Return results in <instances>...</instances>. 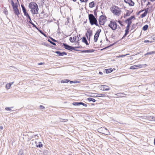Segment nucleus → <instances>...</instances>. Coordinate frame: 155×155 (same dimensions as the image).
<instances>
[{
	"instance_id": "obj_1",
	"label": "nucleus",
	"mask_w": 155,
	"mask_h": 155,
	"mask_svg": "<svg viewBox=\"0 0 155 155\" xmlns=\"http://www.w3.org/2000/svg\"><path fill=\"white\" fill-rule=\"evenodd\" d=\"M29 8L31 9V12L33 14H37L38 13V8L37 4L34 2H31L29 4Z\"/></svg>"
},
{
	"instance_id": "obj_2",
	"label": "nucleus",
	"mask_w": 155,
	"mask_h": 155,
	"mask_svg": "<svg viewBox=\"0 0 155 155\" xmlns=\"http://www.w3.org/2000/svg\"><path fill=\"white\" fill-rule=\"evenodd\" d=\"M89 19L91 25L94 24L97 26H98L97 20L93 14H90L89 15Z\"/></svg>"
},
{
	"instance_id": "obj_3",
	"label": "nucleus",
	"mask_w": 155,
	"mask_h": 155,
	"mask_svg": "<svg viewBox=\"0 0 155 155\" xmlns=\"http://www.w3.org/2000/svg\"><path fill=\"white\" fill-rule=\"evenodd\" d=\"M111 11L114 14L117 16L119 15L121 13L120 8L116 6H114L112 8Z\"/></svg>"
},
{
	"instance_id": "obj_4",
	"label": "nucleus",
	"mask_w": 155,
	"mask_h": 155,
	"mask_svg": "<svg viewBox=\"0 0 155 155\" xmlns=\"http://www.w3.org/2000/svg\"><path fill=\"white\" fill-rule=\"evenodd\" d=\"M97 130L98 132L105 135H109L110 134L109 131L106 128L104 127L100 128Z\"/></svg>"
},
{
	"instance_id": "obj_5",
	"label": "nucleus",
	"mask_w": 155,
	"mask_h": 155,
	"mask_svg": "<svg viewBox=\"0 0 155 155\" xmlns=\"http://www.w3.org/2000/svg\"><path fill=\"white\" fill-rule=\"evenodd\" d=\"M108 26L112 30H115L117 28V24L115 21H111Z\"/></svg>"
},
{
	"instance_id": "obj_6",
	"label": "nucleus",
	"mask_w": 155,
	"mask_h": 155,
	"mask_svg": "<svg viewBox=\"0 0 155 155\" xmlns=\"http://www.w3.org/2000/svg\"><path fill=\"white\" fill-rule=\"evenodd\" d=\"M106 21V17L105 16L101 15L99 19V23L101 25H103L104 24Z\"/></svg>"
},
{
	"instance_id": "obj_7",
	"label": "nucleus",
	"mask_w": 155,
	"mask_h": 155,
	"mask_svg": "<svg viewBox=\"0 0 155 155\" xmlns=\"http://www.w3.org/2000/svg\"><path fill=\"white\" fill-rule=\"evenodd\" d=\"M63 45L64 46V48L66 49L72 51V50H74L75 51H77V50L75 49V48H78L79 47H74L71 46H70L68 45H67L64 43H63Z\"/></svg>"
},
{
	"instance_id": "obj_8",
	"label": "nucleus",
	"mask_w": 155,
	"mask_h": 155,
	"mask_svg": "<svg viewBox=\"0 0 155 155\" xmlns=\"http://www.w3.org/2000/svg\"><path fill=\"white\" fill-rule=\"evenodd\" d=\"M101 31V30H98L96 32L94 36V42H96L99 36L100 33Z\"/></svg>"
},
{
	"instance_id": "obj_9",
	"label": "nucleus",
	"mask_w": 155,
	"mask_h": 155,
	"mask_svg": "<svg viewBox=\"0 0 155 155\" xmlns=\"http://www.w3.org/2000/svg\"><path fill=\"white\" fill-rule=\"evenodd\" d=\"M92 35V31L91 30L87 31L86 34V35L87 37V39L90 40V37Z\"/></svg>"
},
{
	"instance_id": "obj_10",
	"label": "nucleus",
	"mask_w": 155,
	"mask_h": 155,
	"mask_svg": "<svg viewBox=\"0 0 155 155\" xmlns=\"http://www.w3.org/2000/svg\"><path fill=\"white\" fill-rule=\"evenodd\" d=\"M100 89L102 91H107L110 89V88L107 86L102 85L100 87Z\"/></svg>"
},
{
	"instance_id": "obj_11",
	"label": "nucleus",
	"mask_w": 155,
	"mask_h": 155,
	"mask_svg": "<svg viewBox=\"0 0 155 155\" xmlns=\"http://www.w3.org/2000/svg\"><path fill=\"white\" fill-rule=\"evenodd\" d=\"M134 18V16H131L130 18L127 19L126 20L125 22L127 24V25H130L132 23V19Z\"/></svg>"
},
{
	"instance_id": "obj_12",
	"label": "nucleus",
	"mask_w": 155,
	"mask_h": 155,
	"mask_svg": "<svg viewBox=\"0 0 155 155\" xmlns=\"http://www.w3.org/2000/svg\"><path fill=\"white\" fill-rule=\"evenodd\" d=\"M13 8L15 14L17 16H18V15L20 14V13L19 10L17 8V5H15V7H13Z\"/></svg>"
},
{
	"instance_id": "obj_13",
	"label": "nucleus",
	"mask_w": 155,
	"mask_h": 155,
	"mask_svg": "<svg viewBox=\"0 0 155 155\" xmlns=\"http://www.w3.org/2000/svg\"><path fill=\"white\" fill-rule=\"evenodd\" d=\"M124 2L129 5L131 6H133L134 5V2L132 0H124Z\"/></svg>"
},
{
	"instance_id": "obj_14",
	"label": "nucleus",
	"mask_w": 155,
	"mask_h": 155,
	"mask_svg": "<svg viewBox=\"0 0 155 155\" xmlns=\"http://www.w3.org/2000/svg\"><path fill=\"white\" fill-rule=\"evenodd\" d=\"M142 67V65L141 64H138L137 65H134L131 66L130 68V69H136L138 68H141Z\"/></svg>"
},
{
	"instance_id": "obj_15",
	"label": "nucleus",
	"mask_w": 155,
	"mask_h": 155,
	"mask_svg": "<svg viewBox=\"0 0 155 155\" xmlns=\"http://www.w3.org/2000/svg\"><path fill=\"white\" fill-rule=\"evenodd\" d=\"M21 6L22 8L23 12L24 13V15L25 16H28V17L29 15H28V13L26 12L25 8V7L24 5H21Z\"/></svg>"
},
{
	"instance_id": "obj_16",
	"label": "nucleus",
	"mask_w": 155,
	"mask_h": 155,
	"mask_svg": "<svg viewBox=\"0 0 155 155\" xmlns=\"http://www.w3.org/2000/svg\"><path fill=\"white\" fill-rule=\"evenodd\" d=\"M55 53L58 54V55L59 56H63L64 55H67V53L65 52H61L59 51H56Z\"/></svg>"
},
{
	"instance_id": "obj_17",
	"label": "nucleus",
	"mask_w": 155,
	"mask_h": 155,
	"mask_svg": "<svg viewBox=\"0 0 155 155\" xmlns=\"http://www.w3.org/2000/svg\"><path fill=\"white\" fill-rule=\"evenodd\" d=\"M69 40L71 42H74L75 41L77 40H78V39H77V37L75 36L73 38L72 37H70Z\"/></svg>"
},
{
	"instance_id": "obj_18",
	"label": "nucleus",
	"mask_w": 155,
	"mask_h": 155,
	"mask_svg": "<svg viewBox=\"0 0 155 155\" xmlns=\"http://www.w3.org/2000/svg\"><path fill=\"white\" fill-rule=\"evenodd\" d=\"M14 83V82H12L11 83H9L7 84L5 86V88L7 89H9L11 85Z\"/></svg>"
},
{
	"instance_id": "obj_19",
	"label": "nucleus",
	"mask_w": 155,
	"mask_h": 155,
	"mask_svg": "<svg viewBox=\"0 0 155 155\" xmlns=\"http://www.w3.org/2000/svg\"><path fill=\"white\" fill-rule=\"evenodd\" d=\"M94 51V50H83L81 51V53H91L93 52Z\"/></svg>"
},
{
	"instance_id": "obj_20",
	"label": "nucleus",
	"mask_w": 155,
	"mask_h": 155,
	"mask_svg": "<svg viewBox=\"0 0 155 155\" xmlns=\"http://www.w3.org/2000/svg\"><path fill=\"white\" fill-rule=\"evenodd\" d=\"M82 41L83 42L85 43L86 45H88V44H89L88 43L86 39V38L84 37L82 38Z\"/></svg>"
},
{
	"instance_id": "obj_21",
	"label": "nucleus",
	"mask_w": 155,
	"mask_h": 155,
	"mask_svg": "<svg viewBox=\"0 0 155 155\" xmlns=\"http://www.w3.org/2000/svg\"><path fill=\"white\" fill-rule=\"evenodd\" d=\"M107 74L113 71L112 68H109L105 70Z\"/></svg>"
},
{
	"instance_id": "obj_22",
	"label": "nucleus",
	"mask_w": 155,
	"mask_h": 155,
	"mask_svg": "<svg viewBox=\"0 0 155 155\" xmlns=\"http://www.w3.org/2000/svg\"><path fill=\"white\" fill-rule=\"evenodd\" d=\"M131 13L128 10H127L126 12V14L124 15V17L128 16H129L130 14Z\"/></svg>"
},
{
	"instance_id": "obj_23",
	"label": "nucleus",
	"mask_w": 155,
	"mask_h": 155,
	"mask_svg": "<svg viewBox=\"0 0 155 155\" xmlns=\"http://www.w3.org/2000/svg\"><path fill=\"white\" fill-rule=\"evenodd\" d=\"M129 29H126V30H125V34L123 36L122 38L125 37L127 36V35L128 34L129 32Z\"/></svg>"
},
{
	"instance_id": "obj_24",
	"label": "nucleus",
	"mask_w": 155,
	"mask_h": 155,
	"mask_svg": "<svg viewBox=\"0 0 155 155\" xmlns=\"http://www.w3.org/2000/svg\"><path fill=\"white\" fill-rule=\"evenodd\" d=\"M89 6L90 8H92L94 6V2H92L89 4Z\"/></svg>"
},
{
	"instance_id": "obj_25",
	"label": "nucleus",
	"mask_w": 155,
	"mask_h": 155,
	"mask_svg": "<svg viewBox=\"0 0 155 155\" xmlns=\"http://www.w3.org/2000/svg\"><path fill=\"white\" fill-rule=\"evenodd\" d=\"M147 11H145V12L141 15V17L142 18H143L145 17L147 15Z\"/></svg>"
},
{
	"instance_id": "obj_26",
	"label": "nucleus",
	"mask_w": 155,
	"mask_h": 155,
	"mask_svg": "<svg viewBox=\"0 0 155 155\" xmlns=\"http://www.w3.org/2000/svg\"><path fill=\"white\" fill-rule=\"evenodd\" d=\"M115 95H116L118 96H119V97H124L123 96V95H126V94H122V93H117V94H116Z\"/></svg>"
},
{
	"instance_id": "obj_27",
	"label": "nucleus",
	"mask_w": 155,
	"mask_h": 155,
	"mask_svg": "<svg viewBox=\"0 0 155 155\" xmlns=\"http://www.w3.org/2000/svg\"><path fill=\"white\" fill-rule=\"evenodd\" d=\"M87 100L89 101H92L93 102H95L96 101L94 99L91 97H89L87 98Z\"/></svg>"
},
{
	"instance_id": "obj_28",
	"label": "nucleus",
	"mask_w": 155,
	"mask_h": 155,
	"mask_svg": "<svg viewBox=\"0 0 155 155\" xmlns=\"http://www.w3.org/2000/svg\"><path fill=\"white\" fill-rule=\"evenodd\" d=\"M148 27V26L147 25H145L143 26L142 28L143 30L144 31L146 30Z\"/></svg>"
},
{
	"instance_id": "obj_29",
	"label": "nucleus",
	"mask_w": 155,
	"mask_h": 155,
	"mask_svg": "<svg viewBox=\"0 0 155 155\" xmlns=\"http://www.w3.org/2000/svg\"><path fill=\"white\" fill-rule=\"evenodd\" d=\"M72 104L73 105H74V106L80 105V102H73L72 103Z\"/></svg>"
},
{
	"instance_id": "obj_30",
	"label": "nucleus",
	"mask_w": 155,
	"mask_h": 155,
	"mask_svg": "<svg viewBox=\"0 0 155 155\" xmlns=\"http://www.w3.org/2000/svg\"><path fill=\"white\" fill-rule=\"evenodd\" d=\"M153 116H148V119L150 120L153 121Z\"/></svg>"
},
{
	"instance_id": "obj_31",
	"label": "nucleus",
	"mask_w": 155,
	"mask_h": 155,
	"mask_svg": "<svg viewBox=\"0 0 155 155\" xmlns=\"http://www.w3.org/2000/svg\"><path fill=\"white\" fill-rule=\"evenodd\" d=\"M129 54H127L125 55H121L117 56V58H119L125 57L126 56L129 55Z\"/></svg>"
},
{
	"instance_id": "obj_32",
	"label": "nucleus",
	"mask_w": 155,
	"mask_h": 155,
	"mask_svg": "<svg viewBox=\"0 0 155 155\" xmlns=\"http://www.w3.org/2000/svg\"><path fill=\"white\" fill-rule=\"evenodd\" d=\"M69 81V80L67 79L65 80H62L61 81V83H68Z\"/></svg>"
},
{
	"instance_id": "obj_33",
	"label": "nucleus",
	"mask_w": 155,
	"mask_h": 155,
	"mask_svg": "<svg viewBox=\"0 0 155 155\" xmlns=\"http://www.w3.org/2000/svg\"><path fill=\"white\" fill-rule=\"evenodd\" d=\"M29 23H30L31 24L33 25V27H35V28H36L37 29H38V28L36 27V26L33 23H32L31 22V21H30V22H29Z\"/></svg>"
},
{
	"instance_id": "obj_34",
	"label": "nucleus",
	"mask_w": 155,
	"mask_h": 155,
	"mask_svg": "<svg viewBox=\"0 0 155 155\" xmlns=\"http://www.w3.org/2000/svg\"><path fill=\"white\" fill-rule=\"evenodd\" d=\"M36 146L37 147H42L43 145L41 142H39V144Z\"/></svg>"
},
{
	"instance_id": "obj_35",
	"label": "nucleus",
	"mask_w": 155,
	"mask_h": 155,
	"mask_svg": "<svg viewBox=\"0 0 155 155\" xmlns=\"http://www.w3.org/2000/svg\"><path fill=\"white\" fill-rule=\"evenodd\" d=\"M11 4H12V6L13 8V7H15V5H15V4H14V3L13 1L12 0L11 1Z\"/></svg>"
},
{
	"instance_id": "obj_36",
	"label": "nucleus",
	"mask_w": 155,
	"mask_h": 155,
	"mask_svg": "<svg viewBox=\"0 0 155 155\" xmlns=\"http://www.w3.org/2000/svg\"><path fill=\"white\" fill-rule=\"evenodd\" d=\"M48 41L51 44H52L53 45H56V44L52 41H51V40L48 39Z\"/></svg>"
},
{
	"instance_id": "obj_37",
	"label": "nucleus",
	"mask_w": 155,
	"mask_h": 155,
	"mask_svg": "<svg viewBox=\"0 0 155 155\" xmlns=\"http://www.w3.org/2000/svg\"><path fill=\"white\" fill-rule=\"evenodd\" d=\"M13 107H6L5 108V109L6 110H11V108H13Z\"/></svg>"
},
{
	"instance_id": "obj_38",
	"label": "nucleus",
	"mask_w": 155,
	"mask_h": 155,
	"mask_svg": "<svg viewBox=\"0 0 155 155\" xmlns=\"http://www.w3.org/2000/svg\"><path fill=\"white\" fill-rule=\"evenodd\" d=\"M61 121L64 122H66V121H68V120L67 119H61Z\"/></svg>"
},
{
	"instance_id": "obj_39",
	"label": "nucleus",
	"mask_w": 155,
	"mask_h": 155,
	"mask_svg": "<svg viewBox=\"0 0 155 155\" xmlns=\"http://www.w3.org/2000/svg\"><path fill=\"white\" fill-rule=\"evenodd\" d=\"M80 105H82L86 107L87 106V104H84L82 102H80Z\"/></svg>"
},
{
	"instance_id": "obj_40",
	"label": "nucleus",
	"mask_w": 155,
	"mask_h": 155,
	"mask_svg": "<svg viewBox=\"0 0 155 155\" xmlns=\"http://www.w3.org/2000/svg\"><path fill=\"white\" fill-rule=\"evenodd\" d=\"M27 18H28L29 19V21H28V20H27V21L29 22H30V21H31V18H30V16L29 15V16L28 17V16H26Z\"/></svg>"
},
{
	"instance_id": "obj_41",
	"label": "nucleus",
	"mask_w": 155,
	"mask_h": 155,
	"mask_svg": "<svg viewBox=\"0 0 155 155\" xmlns=\"http://www.w3.org/2000/svg\"><path fill=\"white\" fill-rule=\"evenodd\" d=\"M102 95H103V94H98V95H97L95 96V97H101L103 96H102Z\"/></svg>"
},
{
	"instance_id": "obj_42",
	"label": "nucleus",
	"mask_w": 155,
	"mask_h": 155,
	"mask_svg": "<svg viewBox=\"0 0 155 155\" xmlns=\"http://www.w3.org/2000/svg\"><path fill=\"white\" fill-rule=\"evenodd\" d=\"M18 155H23V152L21 151H20L19 152Z\"/></svg>"
},
{
	"instance_id": "obj_43",
	"label": "nucleus",
	"mask_w": 155,
	"mask_h": 155,
	"mask_svg": "<svg viewBox=\"0 0 155 155\" xmlns=\"http://www.w3.org/2000/svg\"><path fill=\"white\" fill-rule=\"evenodd\" d=\"M144 42L145 43H152L153 42L152 41H150L148 40H146L144 41Z\"/></svg>"
},
{
	"instance_id": "obj_44",
	"label": "nucleus",
	"mask_w": 155,
	"mask_h": 155,
	"mask_svg": "<svg viewBox=\"0 0 155 155\" xmlns=\"http://www.w3.org/2000/svg\"><path fill=\"white\" fill-rule=\"evenodd\" d=\"M4 84V83L3 82H0V87Z\"/></svg>"
},
{
	"instance_id": "obj_45",
	"label": "nucleus",
	"mask_w": 155,
	"mask_h": 155,
	"mask_svg": "<svg viewBox=\"0 0 155 155\" xmlns=\"http://www.w3.org/2000/svg\"><path fill=\"white\" fill-rule=\"evenodd\" d=\"M40 108L41 109H44L45 108V107L42 106V105H40Z\"/></svg>"
},
{
	"instance_id": "obj_46",
	"label": "nucleus",
	"mask_w": 155,
	"mask_h": 155,
	"mask_svg": "<svg viewBox=\"0 0 155 155\" xmlns=\"http://www.w3.org/2000/svg\"><path fill=\"white\" fill-rule=\"evenodd\" d=\"M88 0H80L81 2H86Z\"/></svg>"
},
{
	"instance_id": "obj_47",
	"label": "nucleus",
	"mask_w": 155,
	"mask_h": 155,
	"mask_svg": "<svg viewBox=\"0 0 155 155\" xmlns=\"http://www.w3.org/2000/svg\"><path fill=\"white\" fill-rule=\"evenodd\" d=\"M130 26V25H127L126 27V29H127L129 30Z\"/></svg>"
},
{
	"instance_id": "obj_48",
	"label": "nucleus",
	"mask_w": 155,
	"mask_h": 155,
	"mask_svg": "<svg viewBox=\"0 0 155 155\" xmlns=\"http://www.w3.org/2000/svg\"><path fill=\"white\" fill-rule=\"evenodd\" d=\"M148 54H153V51L149 52H148Z\"/></svg>"
},
{
	"instance_id": "obj_49",
	"label": "nucleus",
	"mask_w": 155,
	"mask_h": 155,
	"mask_svg": "<svg viewBox=\"0 0 155 155\" xmlns=\"http://www.w3.org/2000/svg\"><path fill=\"white\" fill-rule=\"evenodd\" d=\"M51 40L53 41H54V42H57V41L55 40V39L51 38Z\"/></svg>"
},
{
	"instance_id": "obj_50",
	"label": "nucleus",
	"mask_w": 155,
	"mask_h": 155,
	"mask_svg": "<svg viewBox=\"0 0 155 155\" xmlns=\"http://www.w3.org/2000/svg\"><path fill=\"white\" fill-rule=\"evenodd\" d=\"M4 12L5 13V14H7L8 13L7 11H4Z\"/></svg>"
},
{
	"instance_id": "obj_51",
	"label": "nucleus",
	"mask_w": 155,
	"mask_h": 155,
	"mask_svg": "<svg viewBox=\"0 0 155 155\" xmlns=\"http://www.w3.org/2000/svg\"><path fill=\"white\" fill-rule=\"evenodd\" d=\"M0 129L1 130H2L3 129V127H2V126H0Z\"/></svg>"
},
{
	"instance_id": "obj_52",
	"label": "nucleus",
	"mask_w": 155,
	"mask_h": 155,
	"mask_svg": "<svg viewBox=\"0 0 155 155\" xmlns=\"http://www.w3.org/2000/svg\"><path fill=\"white\" fill-rule=\"evenodd\" d=\"M80 35H78L77 36V38H78V41H79V37H80Z\"/></svg>"
},
{
	"instance_id": "obj_53",
	"label": "nucleus",
	"mask_w": 155,
	"mask_h": 155,
	"mask_svg": "<svg viewBox=\"0 0 155 155\" xmlns=\"http://www.w3.org/2000/svg\"><path fill=\"white\" fill-rule=\"evenodd\" d=\"M118 22L121 25V23H122V22L120 21H118Z\"/></svg>"
},
{
	"instance_id": "obj_54",
	"label": "nucleus",
	"mask_w": 155,
	"mask_h": 155,
	"mask_svg": "<svg viewBox=\"0 0 155 155\" xmlns=\"http://www.w3.org/2000/svg\"><path fill=\"white\" fill-rule=\"evenodd\" d=\"M153 121H155V117L153 116Z\"/></svg>"
},
{
	"instance_id": "obj_55",
	"label": "nucleus",
	"mask_w": 155,
	"mask_h": 155,
	"mask_svg": "<svg viewBox=\"0 0 155 155\" xmlns=\"http://www.w3.org/2000/svg\"><path fill=\"white\" fill-rule=\"evenodd\" d=\"M40 32L42 34H43L45 36V35L41 31H40Z\"/></svg>"
},
{
	"instance_id": "obj_56",
	"label": "nucleus",
	"mask_w": 155,
	"mask_h": 155,
	"mask_svg": "<svg viewBox=\"0 0 155 155\" xmlns=\"http://www.w3.org/2000/svg\"><path fill=\"white\" fill-rule=\"evenodd\" d=\"M148 54H148V52L146 54H144L145 55H148Z\"/></svg>"
},
{
	"instance_id": "obj_57",
	"label": "nucleus",
	"mask_w": 155,
	"mask_h": 155,
	"mask_svg": "<svg viewBox=\"0 0 155 155\" xmlns=\"http://www.w3.org/2000/svg\"><path fill=\"white\" fill-rule=\"evenodd\" d=\"M43 64L42 63H40L38 64L39 65H42Z\"/></svg>"
},
{
	"instance_id": "obj_58",
	"label": "nucleus",
	"mask_w": 155,
	"mask_h": 155,
	"mask_svg": "<svg viewBox=\"0 0 155 155\" xmlns=\"http://www.w3.org/2000/svg\"><path fill=\"white\" fill-rule=\"evenodd\" d=\"M142 0L144 2H145L147 1V0Z\"/></svg>"
},
{
	"instance_id": "obj_59",
	"label": "nucleus",
	"mask_w": 155,
	"mask_h": 155,
	"mask_svg": "<svg viewBox=\"0 0 155 155\" xmlns=\"http://www.w3.org/2000/svg\"><path fill=\"white\" fill-rule=\"evenodd\" d=\"M99 74H102V73L101 72H99Z\"/></svg>"
},
{
	"instance_id": "obj_60",
	"label": "nucleus",
	"mask_w": 155,
	"mask_h": 155,
	"mask_svg": "<svg viewBox=\"0 0 155 155\" xmlns=\"http://www.w3.org/2000/svg\"><path fill=\"white\" fill-rule=\"evenodd\" d=\"M73 82H74V81H70V83L71 84V83H73Z\"/></svg>"
},
{
	"instance_id": "obj_61",
	"label": "nucleus",
	"mask_w": 155,
	"mask_h": 155,
	"mask_svg": "<svg viewBox=\"0 0 155 155\" xmlns=\"http://www.w3.org/2000/svg\"><path fill=\"white\" fill-rule=\"evenodd\" d=\"M77 81H74V83H77Z\"/></svg>"
},
{
	"instance_id": "obj_62",
	"label": "nucleus",
	"mask_w": 155,
	"mask_h": 155,
	"mask_svg": "<svg viewBox=\"0 0 155 155\" xmlns=\"http://www.w3.org/2000/svg\"><path fill=\"white\" fill-rule=\"evenodd\" d=\"M150 4V2H148V4H147V5Z\"/></svg>"
},
{
	"instance_id": "obj_63",
	"label": "nucleus",
	"mask_w": 155,
	"mask_h": 155,
	"mask_svg": "<svg viewBox=\"0 0 155 155\" xmlns=\"http://www.w3.org/2000/svg\"><path fill=\"white\" fill-rule=\"evenodd\" d=\"M150 1L153 2V1H155V0H150Z\"/></svg>"
},
{
	"instance_id": "obj_64",
	"label": "nucleus",
	"mask_w": 155,
	"mask_h": 155,
	"mask_svg": "<svg viewBox=\"0 0 155 155\" xmlns=\"http://www.w3.org/2000/svg\"><path fill=\"white\" fill-rule=\"evenodd\" d=\"M153 54H155V51H153Z\"/></svg>"
}]
</instances>
